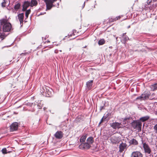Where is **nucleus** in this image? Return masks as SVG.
Masks as SVG:
<instances>
[{"mask_svg":"<svg viewBox=\"0 0 157 157\" xmlns=\"http://www.w3.org/2000/svg\"><path fill=\"white\" fill-rule=\"evenodd\" d=\"M0 27H2V30L4 32H9L10 31L12 28L11 24L8 20L4 18L0 20Z\"/></svg>","mask_w":157,"mask_h":157,"instance_id":"obj_1","label":"nucleus"},{"mask_svg":"<svg viewBox=\"0 0 157 157\" xmlns=\"http://www.w3.org/2000/svg\"><path fill=\"white\" fill-rule=\"evenodd\" d=\"M40 92L42 95L47 97L51 96L53 93V91L52 88L46 86L42 87Z\"/></svg>","mask_w":157,"mask_h":157,"instance_id":"obj_2","label":"nucleus"},{"mask_svg":"<svg viewBox=\"0 0 157 157\" xmlns=\"http://www.w3.org/2000/svg\"><path fill=\"white\" fill-rule=\"evenodd\" d=\"M57 0H44L46 6V10H50L52 7L56 6L58 7L59 3H57L56 4H53L54 2Z\"/></svg>","mask_w":157,"mask_h":157,"instance_id":"obj_3","label":"nucleus"},{"mask_svg":"<svg viewBox=\"0 0 157 157\" xmlns=\"http://www.w3.org/2000/svg\"><path fill=\"white\" fill-rule=\"evenodd\" d=\"M131 125L134 129L137 128L139 130L141 129L142 123L139 121H133L131 123Z\"/></svg>","mask_w":157,"mask_h":157,"instance_id":"obj_4","label":"nucleus"},{"mask_svg":"<svg viewBox=\"0 0 157 157\" xmlns=\"http://www.w3.org/2000/svg\"><path fill=\"white\" fill-rule=\"evenodd\" d=\"M150 95V93L149 91H144L141 95L138 97L136 99H140V100H145L149 98Z\"/></svg>","mask_w":157,"mask_h":157,"instance_id":"obj_5","label":"nucleus"},{"mask_svg":"<svg viewBox=\"0 0 157 157\" xmlns=\"http://www.w3.org/2000/svg\"><path fill=\"white\" fill-rule=\"evenodd\" d=\"M142 143H143V146L145 152L149 154H151V150L148 145L145 143H143V141Z\"/></svg>","mask_w":157,"mask_h":157,"instance_id":"obj_6","label":"nucleus"},{"mask_svg":"<svg viewBox=\"0 0 157 157\" xmlns=\"http://www.w3.org/2000/svg\"><path fill=\"white\" fill-rule=\"evenodd\" d=\"M18 123L17 122L13 123L10 126V131L13 132L17 130L18 128Z\"/></svg>","mask_w":157,"mask_h":157,"instance_id":"obj_7","label":"nucleus"},{"mask_svg":"<svg viewBox=\"0 0 157 157\" xmlns=\"http://www.w3.org/2000/svg\"><path fill=\"white\" fill-rule=\"evenodd\" d=\"M110 126L114 129L121 128L123 126L121 123L116 122L111 123Z\"/></svg>","mask_w":157,"mask_h":157,"instance_id":"obj_8","label":"nucleus"},{"mask_svg":"<svg viewBox=\"0 0 157 157\" xmlns=\"http://www.w3.org/2000/svg\"><path fill=\"white\" fill-rule=\"evenodd\" d=\"M131 157H143V155L140 151H135L131 154Z\"/></svg>","mask_w":157,"mask_h":157,"instance_id":"obj_9","label":"nucleus"},{"mask_svg":"<svg viewBox=\"0 0 157 157\" xmlns=\"http://www.w3.org/2000/svg\"><path fill=\"white\" fill-rule=\"evenodd\" d=\"M63 136V133L61 131H57L54 135V136L57 139H61Z\"/></svg>","mask_w":157,"mask_h":157,"instance_id":"obj_10","label":"nucleus"},{"mask_svg":"<svg viewBox=\"0 0 157 157\" xmlns=\"http://www.w3.org/2000/svg\"><path fill=\"white\" fill-rule=\"evenodd\" d=\"M127 146V145L125 143L122 142L120 144L119 146V151L122 152L124 149H126Z\"/></svg>","mask_w":157,"mask_h":157,"instance_id":"obj_11","label":"nucleus"},{"mask_svg":"<svg viewBox=\"0 0 157 157\" xmlns=\"http://www.w3.org/2000/svg\"><path fill=\"white\" fill-rule=\"evenodd\" d=\"M18 20L20 22V24L22 25L23 23L24 18V14L23 13H19L17 15Z\"/></svg>","mask_w":157,"mask_h":157,"instance_id":"obj_12","label":"nucleus"},{"mask_svg":"<svg viewBox=\"0 0 157 157\" xmlns=\"http://www.w3.org/2000/svg\"><path fill=\"white\" fill-rule=\"evenodd\" d=\"M30 6V2L29 1H25L23 5L22 11H24L26 10L27 8Z\"/></svg>","mask_w":157,"mask_h":157,"instance_id":"obj_13","label":"nucleus"},{"mask_svg":"<svg viewBox=\"0 0 157 157\" xmlns=\"http://www.w3.org/2000/svg\"><path fill=\"white\" fill-rule=\"evenodd\" d=\"M21 6V4L19 3L16 4L14 6L13 9H12L13 12L16 13L17 11L20 8Z\"/></svg>","mask_w":157,"mask_h":157,"instance_id":"obj_14","label":"nucleus"},{"mask_svg":"<svg viewBox=\"0 0 157 157\" xmlns=\"http://www.w3.org/2000/svg\"><path fill=\"white\" fill-rule=\"evenodd\" d=\"M93 82V80H89L86 82V87L88 90H90L91 89Z\"/></svg>","mask_w":157,"mask_h":157,"instance_id":"obj_15","label":"nucleus"},{"mask_svg":"<svg viewBox=\"0 0 157 157\" xmlns=\"http://www.w3.org/2000/svg\"><path fill=\"white\" fill-rule=\"evenodd\" d=\"M38 102H36L35 103L34 108H33L32 110H31L32 111H34L35 110V109H34L36 107H38V109H40L41 108L43 104H41V103H40L39 101H38Z\"/></svg>","mask_w":157,"mask_h":157,"instance_id":"obj_16","label":"nucleus"},{"mask_svg":"<svg viewBox=\"0 0 157 157\" xmlns=\"http://www.w3.org/2000/svg\"><path fill=\"white\" fill-rule=\"evenodd\" d=\"M10 3V0H3L1 3L2 6L4 7L8 6Z\"/></svg>","mask_w":157,"mask_h":157,"instance_id":"obj_17","label":"nucleus"},{"mask_svg":"<svg viewBox=\"0 0 157 157\" xmlns=\"http://www.w3.org/2000/svg\"><path fill=\"white\" fill-rule=\"evenodd\" d=\"M129 143L130 144L134 145H137L138 144V142L136 139H132L129 141Z\"/></svg>","mask_w":157,"mask_h":157,"instance_id":"obj_18","label":"nucleus"},{"mask_svg":"<svg viewBox=\"0 0 157 157\" xmlns=\"http://www.w3.org/2000/svg\"><path fill=\"white\" fill-rule=\"evenodd\" d=\"M81 145L83 146V148L85 149H88L91 147L90 145L87 142L82 143L81 144Z\"/></svg>","mask_w":157,"mask_h":157,"instance_id":"obj_19","label":"nucleus"},{"mask_svg":"<svg viewBox=\"0 0 157 157\" xmlns=\"http://www.w3.org/2000/svg\"><path fill=\"white\" fill-rule=\"evenodd\" d=\"M37 2L36 0H31L30 2V6L32 7L36 6L37 5Z\"/></svg>","mask_w":157,"mask_h":157,"instance_id":"obj_20","label":"nucleus"},{"mask_svg":"<svg viewBox=\"0 0 157 157\" xmlns=\"http://www.w3.org/2000/svg\"><path fill=\"white\" fill-rule=\"evenodd\" d=\"M151 90L154 91L157 90V82L151 85L150 86Z\"/></svg>","mask_w":157,"mask_h":157,"instance_id":"obj_21","label":"nucleus"},{"mask_svg":"<svg viewBox=\"0 0 157 157\" xmlns=\"http://www.w3.org/2000/svg\"><path fill=\"white\" fill-rule=\"evenodd\" d=\"M86 141L90 145L92 144L94 141L93 137H89L87 139Z\"/></svg>","mask_w":157,"mask_h":157,"instance_id":"obj_22","label":"nucleus"},{"mask_svg":"<svg viewBox=\"0 0 157 157\" xmlns=\"http://www.w3.org/2000/svg\"><path fill=\"white\" fill-rule=\"evenodd\" d=\"M149 118L148 116H146L141 117L140 119V120L142 122H144L147 120Z\"/></svg>","mask_w":157,"mask_h":157,"instance_id":"obj_23","label":"nucleus"},{"mask_svg":"<svg viewBox=\"0 0 157 157\" xmlns=\"http://www.w3.org/2000/svg\"><path fill=\"white\" fill-rule=\"evenodd\" d=\"M129 40V38L128 36H125L123 37L121 39V41H122L124 44L126 43V42Z\"/></svg>","mask_w":157,"mask_h":157,"instance_id":"obj_24","label":"nucleus"},{"mask_svg":"<svg viewBox=\"0 0 157 157\" xmlns=\"http://www.w3.org/2000/svg\"><path fill=\"white\" fill-rule=\"evenodd\" d=\"M86 138V135H84L82 136L80 139V141L81 142H84Z\"/></svg>","mask_w":157,"mask_h":157,"instance_id":"obj_25","label":"nucleus"},{"mask_svg":"<svg viewBox=\"0 0 157 157\" xmlns=\"http://www.w3.org/2000/svg\"><path fill=\"white\" fill-rule=\"evenodd\" d=\"M111 142L113 144H116L117 142V139L115 137H112L110 138Z\"/></svg>","mask_w":157,"mask_h":157,"instance_id":"obj_26","label":"nucleus"},{"mask_svg":"<svg viewBox=\"0 0 157 157\" xmlns=\"http://www.w3.org/2000/svg\"><path fill=\"white\" fill-rule=\"evenodd\" d=\"M105 41L103 39H101L99 40L98 42V44L99 45H102L105 44Z\"/></svg>","mask_w":157,"mask_h":157,"instance_id":"obj_27","label":"nucleus"},{"mask_svg":"<svg viewBox=\"0 0 157 157\" xmlns=\"http://www.w3.org/2000/svg\"><path fill=\"white\" fill-rule=\"evenodd\" d=\"M31 12V10L30 9H29L26 11L25 14V16L26 17V18H27L29 16V14Z\"/></svg>","mask_w":157,"mask_h":157,"instance_id":"obj_28","label":"nucleus"},{"mask_svg":"<svg viewBox=\"0 0 157 157\" xmlns=\"http://www.w3.org/2000/svg\"><path fill=\"white\" fill-rule=\"evenodd\" d=\"M2 152L3 154H6L7 153V150L6 148H3L2 150Z\"/></svg>","mask_w":157,"mask_h":157,"instance_id":"obj_29","label":"nucleus"},{"mask_svg":"<svg viewBox=\"0 0 157 157\" xmlns=\"http://www.w3.org/2000/svg\"><path fill=\"white\" fill-rule=\"evenodd\" d=\"M155 132L157 133V124H155L154 127Z\"/></svg>","mask_w":157,"mask_h":157,"instance_id":"obj_30","label":"nucleus"},{"mask_svg":"<svg viewBox=\"0 0 157 157\" xmlns=\"http://www.w3.org/2000/svg\"><path fill=\"white\" fill-rule=\"evenodd\" d=\"M5 37L2 35L0 36V42L4 39Z\"/></svg>","mask_w":157,"mask_h":157,"instance_id":"obj_31","label":"nucleus"},{"mask_svg":"<svg viewBox=\"0 0 157 157\" xmlns=\"http://www.w3.org/2000/svg\"><path fill=\"white\" fill-rule=\"evenodd\" d=\"M109 116V114L108 113L105 115H104V116L103 117V118H104V119H106L107 117Z\"/></svg>","mask_w":157,"mask_h":157,"instance_id":"obj_32","label":"nucleus"},{"mask_svg":"<svg viewBox=\"0 0 157 157\" xmlns=\"http://www.w3.org/2000/svg\"><path fill=\"white\" fill-rule=\"evenodd\" d=\"M104 118H103V117H102V119H101V121H100V123H99V124H101V123H102V122L103 121V120H104Z\"/></svg>","mask_w":157,"mask_h":157,"instance_id":"obj_33","label":"nucleus"},{"mask_svg":"<svg viewBox=\"0 0 157 157\" xmlns=\"http://www.w3.org/2000/svg\"><path fill=\"white\" fill-rule=\"evenodd\" d=\"M104 109V106H101L100 107V110H101L102 109Z\"/></svg>","mask_w":157,"mask_h":157,"instance_id":"obj_34","label":"nucleus"},{"mask_svg":"<svg viewBox=\"0 0 157 157\" xmlns=\"http://www.w3.org/2000/svg\"><path fill=\"white\" fill-rule=\"evenodd\" d=\"M126 33H123L122 34V35H121V36H122V37L123 38V37H124L125 36H124V35L126 34Z\"/></svg>","mask_w":157,"mask_h":157,"instance_id":"obj_35","label":"nucleus"},{"mask_svg":"<svg viewBox=\"0 0 157 157\" xmlns=\"http://www.w3.org/2000/svg\"><path fill=\"white\" fill-rule=\"evenodd\" d=\"M120 18V16H118V17H116L117 20L119 19Z\"/></svg>","mask_w":157,"mask_h":157,"instance_id":"obj_36","label":"nucleus"},{"mask_svg":"<svg viewBox=\"0 0 157 157\" xmlns=\"http://www.w3.org/2000/svg\"><path fill=\"white\" fill-rule=\"evenodd\" d=\"M85 2H84V3L83 4V5H82V8H83L84 7V6H85Z\"/></svg>","mask_w":157,"mask_h":157,"instance_id":"obj_37","label":"nucleus"},{"mask_svg":"<svg viewBox=\"0 0 157 157\" xmlns=\"http://www.w3.org/2000/svg\"><path fill=\"white\" fill-rule=\"evenodd\" d=\"M42 40H46V38H43V37H42Z\"/></svg>","mask_w":157,"mask_h":157,"instance_id":"obj_38","label":"nucleus"},{"mask_svg":"<svg viewBox=\"0 0 157 157\" xmlns=\"http://www.w3.org/2000/svg\"><path fill=\"white\" fill-rule=\"evenodd\" d=\"M11 85V87H13V88H14V86H13V85Z\"/></svg>","mask_w":157,"mask_h":157,"instance_id":"obj_39","label":"nucleus"},{"mask_svg":"<svg viewBox=\"0 0 157 157\" xmlns=\"http://www.w3.org/2000/svg\"><path fill=\"white\" fill-rule=\"evenodd\" d=\"M76 32V30H73V33H74V32Z\"/></svg>","mask_w":157,"mask_h":157,"instance_id":"obj_40","label":"nucleus"},{"mask_svg":"<svg viewBox=\"0 0 157 157\" xmlns=\"http://www.w3.org/2000/svg\"><path fill=\"white\" fill-rule=\"evenodd\" d=\"M127 118H125L124 119V120H127Z\"/></svg>","mask_w":157,"mask_h":157,"instance_id":"obj_41","label":"nucleus"},{"mask_svg":"<svg viewBox=\"0 0 157 157\" xmlns=\"http://www.w3.org/2000/svg\"><path fill=\"white\" fill-rule=\"evenodd\" d=\"M117 38H118V37H116V41H117Z\"/></svg>","mask_w":157,"mask_h":157,"instance_id":"obj_42","label":"nucleus"},{"mask_svg":"<svg viewBox=\"0 0 157 157\" xmlns=\"http://www.w3.org/2000/svg\"><path fill=\"white\" fill-rule=\"evenodd\" d=\"M25 55V54H24V53H22L21 54V55Z\"/></svg>","mask_w":157,"mask_h":157,"instance_id":"obj_43","label":"nucleus"},{"mask_svg":"<svg viewBox=\"0 0 157 157\" xmlns=\"http://www.w3.org/2000/svg\"><path fill=\"white\" fill-rule=\"evenodd\" d=\"M45 109H46V108H45V107H44V110H45Z\"/></svg>","mask_w":157,"mask_h":157,"instance_id":"obj_44","label":"nucleus"},{"mask_svg":"<svg viewBox=\"0 0 157 157\" xmlns=\"http://www.w3.org/2000/svg\"><path fill=\"white\" fill-rule=\"evenodd\" d=\"M130 27V26H129L128 27V28H129Z\"/></svg>","mask_w":157,"mask_h":157,"instance_id":"obj_45","label":"nucleus"},{"mask_svg":"<svg viewBox=\"0 0 157 157\" xmlns=\"http://www.w3.org/2000/svg\"><path fill=\"white\" fill-rule=\"evenodd\" d=\"M156 113L157 114V111H156Z\"/></svg>","mask_w":157,"mask_h":157,"instance_id":"obj_46","label":"nucleus"},{"mask_svg":"<svg viewBox=\"0 0 157 157\" xmlns=\"http://www.w3.org/2000/svg\"><path fill=\"white\" fill-rule=\"evenodd\" d=\"M60 52H61V51H61V50H60Z\"/></svg>","mask_w":157,"mask_h":157,"instance_id":"obj_47","label":"nucleus"}]
</instances>
